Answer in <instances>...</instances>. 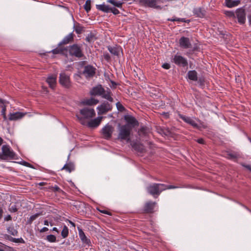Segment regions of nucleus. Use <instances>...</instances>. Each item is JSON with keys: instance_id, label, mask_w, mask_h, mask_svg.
Returning a JSON list of instances; mask_svg holds the SVG:
<instances>
[{"instance_id": "nucleus-1", "label": "nucleus", "mask_w": 251, "mask_h": 251, "mask_svg": "<svg viewBox=\"0 0 251 251\" xmlns=\"http://www.w3.org/2000/svg\"><path fill=\"white\" fill-rule=\"evenodd\" d=\"M176 188L177 187L174 185L154 183L149 184L147 187V191L149 194L152 196L154 198H157L162 191L166 189Z\"/></svg>"}, {"instance_id": "nucleus-2", "label": "nucleus", "mask_w": 251, "mask_h": 251, "mask_svg": "<svg viewBox=\"0 0 251 251\" xmlns=\"http://www.w3.org/2000/svg\"><path fill=\"white\" fill-rule=\"evenodd\" d=\"M65 50L69 52V55L72 57L78 58L85 57L83 52L82 46L77 44H74L69 47L65 48Z\"/></svg>"}, {"instance_id": "nucleus-3", "label": "nucleus", "mask_w": 251, "mask_h": 251, "mask_svg": "<svg viewBox=\"0 0 251 251\" xmlns=\"http://www.w3.org/2000/svg\"><path fill=\"white\" fill-rule=\"evenodd\" d=\"M119 134L118 138L121 141L125 140L127 142L130 141V134L132 129L127 127V125L119 124Z\"/></svg>"}, {"instance_id": "nucleus-4", "label": "nucleus", "mask_w": 251, "mask_h": 251, "mask_svg": "<svg viewBox=\"0 0 251 251\" xmlns=\"http://www.w3.org/2000/svg\"><path fill=\"white\" fill-rule=\"evenodd\" d=\"M161 3H164V0H139V3L140 5L157 10L162 9V7L158 5Z\"/></svg>"}, {"instance_id": "nucleus-5", "label": "nucleus", "mask_w": 251, "mask_h": 251, "mask_svg": "<svg viewBox=\"0 0 251 251\" xmlns=\"http://www.w3.org/2000/svg\"><path fill=\"white\" fill-rule=\"evenodd\" d=\"M2 153L0 155V159L2 160L10 159H14L16 156V153L11 149L8 145H3L1 148Z\"/></svg>"}, {"instance_id": "nucleus-6", "label": "nucleus", "mask_w": 251, "mask_h": 251, "mask_svg": "<svg viewBox=\"0 0 251 251\" xmlns=\"http://www.w3.org/2000/svg\"><path fill=\"white\" fill-rule=\"evenodd\" d=\"M172 62L180 67L185 68L188 65L187 59L182 55L178 54V53L173 56Z\"/></svg>"}, {"instance_id": "nucleus-7", "label": "nucleus", "mask_w": 251, "mask_h": 251, "mask_svg": "<svg viewBox=\"0 0 251 251\" xmlns=\"http://www.w3.org/2000/svg\"><path fill=\"white\" fill-rule=\"evenodd\" d=\"M114 130V127L107 124L101 129V133L105 139L109 140L111 138Z\"/></svg>"}, {"instance_id": "nucleus-8", "label": "nucleus", "mask_w": 251, "mask_h": 251, "mask_svg": "<svg viewBox=\"0 0 251 251\" xmlns=\"http://www.w3.org/2000/svg\"><path fill=\"white\" fill-rule=\"evenodd\" d=\"M124 119L126 124L125 125H127V127L132 129L136 126H139V123L135 117L132 116L126 115L124 116Z\"/></svg>"}, {"instance_id": "nucleus-9", "label": "nucleus", "mask_w": 251, "mask_h": 251, "mask_svg": "<svg viewBox=\"0 0 251 251\" xmlns=\"http://www.w3.org/2000/svg\"><path fill=\"white\" fill-rule=\"evenodd\" d=\"M96 70V69L93 66L88 65L84 67L82 74L86 78H89L95 75Z\"/></svg>"}, {"instance_id": "nucleus-10", "label": "nucleus", "mask_w": 251, "mask_h": 251, "mask_svg": "<svg viewBox=\"0 0 251 251\" xmlns=\"http://www.w3.org/2000/svg\"><path fill=\"white\" fill-rule=\"evenodd\" d=\"M112 106L108 102H104L98 106V113L99 115L106 114L107 112L111 111Z\"/></svg>"}, {"instance_id": "nucleus-11", "label": "nucleus", "mask_w": 251, "mask_h": 251, "mask_svg": "<svg viewBox=\"0 0 251 251\" xmlns=\"http://www.w3.org/2000/svg\"><path fill=\"white\" fill-rule=\"evenodd\" d=\"M59 82L65 88H69L71 86L70 77L65 73H61L60 74Z\"/></svg>"}, {"instance_id": "nucleus-12", "label": "nucleus", "mask_w": 251, "mask_h": 251, "mask_svg": "<svg viewBox=\"0 0 251 251\" xmlns=\"http://www.w3.org/2000/svg\"><path fill=\"white\" fill-rule=\"evenodd\" d=\"M105 92V90L101 84H98L93 87L90 91V95L92 96H101Z\"/></svg>"}, {"instance_id": "nucleus-13", "label": "nucleus", "mask_w": 251, "mask_h": 251, "mask_svg": "<svg viewBox=\"0 0 251 251\" xmlns=\"http://www.w3.org/2000/svg\"><path fill=\"white\" fill-rule=\"evenodd\" d=\"M236 15L238 22L240 24H244L246 22V13L244 9L240 8L236 11Z\"/></svg>"}, {"instance_id": "nucleus-14", "label": "nucleus", "mask_w": 251, "mask_h": 251, "mask_svg": "<svg viewBox=\"0 0 251 251\" xmlns=\"http://www.w3.org/2000/svg\"><path fill=\"white\" fill-rule=\"evenodd\" d=\"M80 113L85 118L89 119L94 117L95 115V111L94 109L87 107L84 108L80 110Z\"/></svg>"}, {"instance_id": "nucleus-15", "label": "nucleus", "mask_w": 251, "mask_h": 251, "mask_svg": "<svg viewBox=\"0 0 251 251\" xmlns=\"http://www.w3.org/2000/svg\"><path fill=\"white\" fill-rule=\"evenodd\" d=\"M179 46L183 49H187L192 47L189 38L184 36H182L179 39Z\"/></svg>"}, {"instance_id": "nucleus-16", "label": "nucleus", "mask_w": 251, "mask_h": 251, "mask_svg": "<svg viewBox=\"0 0 251 251\" xmlns=\"http://www.w3.org/2000/svg\"><path fill=\"white\" fill-rule=\"evenodd\" d=\"M156 204L155 202L149 201L146 202L144 206L143 212L145 213L151 214L154 212V208Z\"/></svg>"}, {"instance_id": "nucleus-17", "label": "nucleus", "mask_w": 251, "mask_h": 251, "mask_svg": "<svg viewBox=\"0 0 251 251\" xmlns=\"http://www.w3.org/2000/svg\"><path fill=\"white\" fill-rule=\"evenodd\" d=\"M241 154L239 152L235 151H227L226 152V158L228 159L236 161L238 159L241 158Z\"/></svg>"}, {"instance_id": "nucleus-18", "label": "nucleus", "mask_w": 251, "mask_h": 251, "mask_svg": "<svg viewBox=\"0 0 251 251\" xmlns=\"http://www.w3.org/2000/svg\"><path fill=\"white\" fill-rule=\"evenodd\" d=\"M180 118L183 120L184 122L189 124L191 126H192L193 127L196 128L197 129H200V126L196 123V122L191 119L190 117H186L183 115H180Z\"/></svg>"}, {"instance_id": "nucleus-19", "label": "nucleus", "mask_w": 251, "mask_h": 251, "mask_svg": "<svg viewBox=\"0 0 251 251\" xmlns=\"http://www.w3.org/2000/svg\"><path fill=\"white\" fill-rule=\"evenodd\" d=\"M102 117H98L96 119L90 120L87 124V126L89 127L95 128L98 127L100 124Z\"/></svg>"}, {"instance_id": "nucleus-20", "label": "nucleus", "mask_w": 251, "mask_h": 251, "mask_svg": "<svg viewBox=\"0 0 251 251\" xmlns=\"http://www.w3.org/2000/svg\"><path fill=\"white\" fill-rule=\"evenodd\" d=\"M74 36L75 35L73 32L69 34L64 38L61 42L59 43L58 46H60L63 45H66L73 42L74 41Z\"/></svg>"}, {"instance_id": "nucleus-21", "label": "nucleus", "mask_w": 251, "mask_h": 251, "mask_svg": "<svg viewBox=\"0 0 251 251\" xmlns=\"http://www.w3.org/2000/svg\"><path fill=\"white\" fill-rule=\"evenodd\" d=\"M77 229L81 241L86 245H89L91 243L90 240L87 238L82 229L79 226H77Z\"/></svg>"}, {"instance_id": "nucleus-22", "label": "nucleus", "mask_w": 251, "mask_h": 251, "mask_svg": "<svg viewBox=\"0 0 251 251\" xmlns=\"http://www.w3.org/2000/svg\"><path fill=\"white\" fill-rule=\"evenodd\" d=\"M107 49L112 54L118 56L119 55L120 51L122 50V48L121 47L117 45H116L114 47L108 46H107Z\"/></svg>"}, {"instance_id": "nucleus-23", "label": "nucleus", "mask_w": 251, "mask_h": 251, "mask_svg": "<svg viewBox=\"0 0 251 251\" xmlns=\"http://www.w3.org/2000/svg\"><path fill=\"white\" fill-rule=\"evenodd\" d=\"M25 115V113H23L20 112L10 113L9 115L8 119L9 121H15L23 118Z\"/></svg>"}, {"instance_id": "nucleus-24", "label": "nucleus", "mask_w": 251, "mask_h": 251, "mask_svg": "<svg viewBox=\"0 0 251 251\" xmlns=\"http://www.w3.org/2000/svg\"><path fill=\"white\" fill-rule=\"evenodd\" d=\"M194 15L197 17L203 18L205 16L206 11L203 8H195L193 10Z\"/></svg>"}, {"instance_id": "nucleus-25", "label": "nucleus", "mask_w": 251, "mask_h": 251, "mask_svg": "<svg viewBox=\"0 0 251 251\" xmlns=\"http://www.w3.org/2000/svg\"><path fill=\"white\" fill-rule=\"evenodd\" d=\"M99 102V100L93 98L86 99L82 101V103L84 105L92 106L97 104Z\"/></svg>"}, {"instance_id": "nucleus-26", "label": "nucleus", "mask_w": 251, "mask_h": 251, "mask_svg": "<svg viewBox=\"0 0 251 251\" xmlns=\"http://www.w3.org/2000/svg\"><path fill=\"white\" fill-rule=\"evenodd\" d=\"M47 82L49 84L50 87L51 88H54L56 84V76L54 75L49 76L46 80Z\"/></svg>"}, {"instance_id": "nucleus-27", "label": "nucleus", "mask_w": 251, "mask_h": 251, "mask_svg": "<svg viewBox=\"0 0 251 251\" xmlns=\"http://www.w3.org/2000/svg\"><path fill=\"white\" fill-rule=\"evenodd\" d=\"M187 76L191 80L197 81L198 80V73L195 70H191L188 72Z\"/></svg>"}, {"instance_id": "nucleus-28", "label": "nucleus", "mask_w": 251, "mask_h": 251, "mask_svg": "<svg viewBox=\"0 0 251 251\" xmlns=\"http://www.w3.org/2000/svg\"><path fill=\"white\" fill-rule=\"evenodd\" d=\"M240 3V0H225L226 5L229 8H232L236 6Z\"/></svg>"}, {"instance_id": "nucleus-29", "label": "nucleus", "mask_w": 251, "mask_h": 251, "mask_svg": "<svg viewBox=\"0 0 251 251\" xmlns=\"http://www.w3.org/2000/svg\"><path fill=\"white\" fill-rule=\"evenodd\" d=\"M5 238L7 240H8L9 241L14 242V243H25V241L22 238H15L12 237L9 235L6 234L5 235Z\"/></svg>"}, {"instance_id": "nucleus-30", "label": "nucleus", "mask_w": 251, "mask_h": 251, "mask_svg": "<svg viewBox=\"0 0 251 251\" xmlns=\"http://www.w3.org/2000/svg\"><path fill=\"white\" fill-rule=\"evenodd\" d=\"M96 6V8L98 10L102 11L106 13L109 12L110 7L108 5L105 4L104 3H103L102 4H97Z\"/></svg>"}, {"instance_id": "nucleus-31", "label": "nucleus", "mask_w": 251, "mask_h": 251, "mask_svg": "<svg viewBox=\"0 0 251 251\" xmlns=\"http://www.w3.org/2000/svg\"><path fill=\"white\" fill-rule=\"evenodd\" d=\"M75 169V165L72 162H69L68 163H66L63 167L62 168L61 170H65L67 172H68L69 173L72 172V171H74Z\"/></svg>"}, {"instance_id": "nucleus-32", "label": "nucleus", "mask_w": 251, "mask_h": 251, "mask_svg": "<svg viewBox=\"0 0 251 251\" xmlns=\"http://www.w3.org/2000/svg\"><path fill=\"white\" fill-rule=\"evenodd\" d=\"M97 39L96 34L91 32L86 37V41L89 43H93Z\"/></svg>"}, {"instance_id": "nucleus-33", "label": "nucleus", "mask_w": 251, "mask_h": 251, "mask_svg": "<svg viewBox=\"0 0 251 251\" xmlns=\"http://www.w3.org/2000/svg\"><path fill=\"white\" fill-rule=\"evenodd\" d=\"M132 148L134 150L139 152H143L144 151L143 146L138 143L135 142L131 144Z\"/></svg>"}, {"instance_id": "nucleus-34", "label": "nucleus", "mask_w": 251, "mask_h": 251, "mask_svg": "<svg viewBox=\"0 0 251 251\" xmlns=\"http://www.w3.org/2000/svg\"><path fill=\"white\" fill-rule=\"evenodd\" d=\"M7 232L11 235L17 236L18 234V230L15 229L13 225L8 226L7 228Z\"/></svg>"}, {"instance_id": "nucleus-35", "label": "nucleus", "mask_w": 251, "mask_h": 251, "mask_svg": "<svg viewBox=\"0 0 251 251\" xmlns=\"http://www.w3.org/2000/svg\"><path fill=\"white\" fill-rule=\"evenodd\" d=\"M74 28L75 32L78 34L82 33L84 31V27L81 26L79 23L75 24Z\"/></svg>"}, {"instance_id": "nucleus-36", "label": "nucleus", "mask_w": 251, "mask_h": 251, "mask_svg": "<svg viewBox=\"0 0 251 251\" xmlns=\"http://www.w3.org/2000/svg\"><path fill=\"white\" fill-rule=\"evenodd\" d=\"M47 189L51 190L54 192H58L59 193L65 194L64 191L61 190L58 186L55 185L54 186H50Z\"/></svg>"}, {"instance_id": "nucleus-37", "label": "nucleus", "mask_w": 251, "mask_h": 251, "mask_svg": "<svg viewBox=\"0 0 251 251\" xmlns=\"http://www.w3.org/2000/svg\"><path fill=\"white\" fill-rule=\"evenodd\" d=\"M41 213H37L34 215H33L30 217L27 220V224L31 225L33 221L37 218L39 216L41 215Z\"/></svg>"}, {"instance_id": "nucleus-38", "label": "nucleus", "mask_w": 251, "mask_h": 251, "mask_svg": "<svg viewBox=\"0 0 251 251\" xmlns=\"http://www.w3.org/2000/svg\"><path fill=\"white\" fill-rule=\"evenodd\" d=\"M108 89V91H107L106 93H105V92H104V93H103V94H102L101 96L103 98L109 101L112 102L113 101V99L110 96V94H111L110 90L109 89Z\"/></svg>"}, {"instance_id": "nucleus-39", "label": "nucleus", "mask_w": 251, "mask_h": 251, "mask_svg": "<svg viewBox=\"0 0 251 251\" xmlns=\"http://www.w3.org/2000/svg\"><path fill=\"white\" fill-rule=\"evenodd\" d=\"M107 2L113 4L114 6L119 8H121L122 7L123 4V2H121V1H116L114 0H108Z\"/></svg>"}, {"instance_id": "nucleus-40", "label": "nucleus", "mask_w": 251, "mask_h": 251, "mask_svg": "<svg viewBox=\"0 0 251 251\" xmlns=\"http://www.w3.org/2000/svg\"><path fill=\"white\" fill-rule=\"evenodd\" d=\"M148 127L143 126L141 127V128L138 130V134L140 136H146L148 133Z\"/></svg>"}, {"instance_id": "nucleus-41", "label": "nucleus", "mask_w": 251, "mask_h": 251, "mask_svg": "<svg viewBox=\"0 0 251 251\" xmlns=\"http://www.w3.org/2000/svg\"><path fill=\"white\" fill-rule=\"evenodd\" d=\"M61 236L63 238H66L69 234V229L66 226H63V229L61 231Z\"/></svg>"}, {"instance_id": "nucleus-42", "label": "nucleus", "mask_w": 251, "mask_h": 251, "mask_svg": "<svg viewBox=\"0 0 251 251\" xmlns=\"http://www.w3.org/2000/svg\"><path fill=\"white\" fill-rule=\"evenodd\" d=\"M168 21H172V22H175V21H178V22H184L186 23H189L190 22V20H186L184 18H172V19H168Z\"/></svg>"}, {"instance_id": "nucleus-43", "label": "nucleus", "mask_w": 251, "mask_h": 251, "mask_svg": "<svg viewBox=\"0 0 251 251\" xmlns=\"http://www.w3.org/2000/svg\"><path fill=\"white\" fill-rule=\"evenodd\" d=\"M85 11L88 13L91 10V0H87L84 5Z\"/></svg>"}, {"instance_id": "nucleus-44", "label": "nucleus", "mask_w": 251, "mask_h": 251, "mask_svg": "<svg viewBox=\"0 0 251 251\" xmlns=\"http://www.w3.org/2000/svg\"><path fill=\"white\" fill-rule=\"evenodd\" d=\"M46 239L50 242H55L56 241V237L55 235L50 234L46 237Z\"/></svg>"}, {"instance_id": "nucleus-45", "label": "nucleus", "mask_w": 251, "mask_h": 251, "mask_svg": "<svg viewBox=\"0 0 251 251\" xmlns=\"http://www.w3.org/2000/svg\"><path fill=\"white\" fill-rule=\"evenodd\" d=\"M64 50H65V48H64L63 49H61V48H56L55 49H53L52 50L51 52L54 54H63V51Z\"/></svg>"}, {"instance_id": "nucleus-46", "label": "nucleus", "mask_w": 251, "mask_h": 251, "mask_svg": "<svg viewBox=\"0 0 251 251\" xmlns=\"http://www.w3.org/2000/svg\"><path fill=\"white\" fill-rule=\"evenodd\" d=\"M1 107H2V110L1 111V114L3 117V120L6 121L7 119V117L6 116V106L3 105Z\"/></svg>"}, {"instance_id": "nucleus-47", "label": "nucleus", "mask_w": 251, "mask_h": 251, "mask_svg": "<svg viewBox=\"0 0 251 251\" xmlns=\"http://www.w3.org/2000/svg\"><path fill=\"white\" fill-rule=\"evenodd\" d=\"M76 117L77 118L78 120H79V123L82 125H86V118H85L84 117H80L78 116L77 115H76Z\"/></svg>"}, {"instance_id": "nucleus-48", "label": "nucleus", "mask_w": 251, "mask_h": 251, "mask_svg": "<svg viewBox=\"0 0 251 251\" xmlns=\"http://www.w3.org/2000/svg\"><path fill=\"white\" fill-rule=\"evenodd\" d=\"M116 106L118 110L121 112H123L125 110V108L120 102H118L116 103Z\"/></svg>"}, {"instance_id": "nucleus-49", "label": "nucleus", "mask_w": 251, "mask_h": 251, "mask_svg": "<svg viewBox=\"0 0 251 251\" xmlns=\"http://www.w3.org/2000/svg\"><path fill=\"white\" fill-rule=\"evenodd\" d=\"M112 12L114 15H118L120 13V11L118 9L116 8L115 7H110L109 10V12Z\"/></svg>"}, {"instance_id": "nucleus-50", "label": "nucleus", "mask_w": 251, "mask_h": 251, "mask_svg": "<svg viewBox=\"0 0 251 251\" xmlns=\"http://www.w3.org/2000/svg\"><path fill=\"white\" fill-rule=\"evenodd\" d=\"M103 56L105 60H106L107 62H109L111 60L110 55L107 52H104L103 53Z\"/></svg>"}, {"instance_id": "nucleus-51", "label": "nucleus", "mask_w": 251, "mask_h": 251, "mask_svg": "<svg viewBox=\"0 0 251 251\" xmlns=\"http://www.w3.org/2000/svg\"><path fill=\"white\" fill-rule=\"evenodd\" d=\"M21 164H22L24 166H25L26 167L31 168H34L32 165H31V164H30L28 162H26L25 161H23L21 162Z\"/></svg>"}, {"instance_id": "nucleus-52", "label": "nucleus", "mask_w": 251, "mask_h": 251, "mask_svg": "<svg viewBox=\"0 0 251 251\" xmlns=\"http://www.w3.org/2000/svg\"><path fill=\"white\" fill-rule=\"evenodd\" d=\"M162 133L166 136H169L171 134V132L170 131V130L168 128L162 129Z\"/></svg>"}, {"instance_id": "nucleus-53", "label": "nucleus", "mask_w": 251, "mask_h": 251, "mask_svg": "<svg viewBox=\"0 0 251 251\" xmlns=\"http://www.w3.org/2000/svg\"><path fill=\"white\" fill-rule=\"evenodd\" d=\"M198 50V47H194L191 50H190L189 51L187 52V53H186V55H187L188 56H189L190 54H192L195 51H197Z\"/></svg>"}, {"instance_id": "nucleus-54", "label": "nucleus", "mask_w": 251, "mask_h": 251, "mask_svg": "<svg viewBox=\"0 0 251 251\" xmlns=\"http://www.w3.org/2000/svg\"><path fill=\"white\" fill-rule=\"evenodd\" d=\"M225 14L226 16L229 17H235V14L232 11H226L225 12Z\"/></svg>"}, {"instance_id": "nucleus-55", "label": "nucleus", "mask_w": 251, "mask_h": 251, "mask_svg": "<svg viewBox=\"0 0 251 251\" xmlns=\"http://www.w3.org/2000/svg\"><path fill=\"white\" fill-rule=\"evenodd\" d=\"M9 210L11 212H16L18 210V209L16 208V206L15 205H12L11 206L10 208H9Z\"/></svg>"}, {"instance_id": "nucleus-56", "label": "nucleus", "mask_w": 251, "mask_h": 251, "mask_svg": "<svg viewBox=\"0 0 251 251\" xmlns=\"http://www.w3.org/2000/svg\"><path fill=\"white\" fill-rule=\"evenodd\" d=\"M99 211L100 213H101L105 214H107V215H110V216L112 215L111 212H109L108 211H107V210H100V209H99Z\"/></svg>"}, {"instance_id": "nucleus-57", "label": "nucleus", "mask_w": 251, "mask_h": 251, "mask_svg": "<svg viewBox=\"0 0 251 251\" xmlns=\"http://www.w3.org/2000/svg\"><path fill=\"white\" fill-rule=\"evenodd\" d=\"M162 67L165 69H169L171 68L170 64L168 63H164Z\"/></svg>"}, {"instance_id": "nucleus-58", "label": "nucleus", "mask_w": 251, "mask_h": 251, "mask_svg": "<svg viewBox=\"0 0 251 251\" xmlns=\"http://www.w3.org/2000/svg\"><path fill=\"white\" fill-rule=\"evenodd\" d=\"M110 82L111 83L110 87L112 88L115 89L117 86V83H116L115 81L113 80H110Z\"/></svg>"}, {"instance_id": "nucleus-59", "label": "nucleus", "mask_w": 251, "mask_h": 251, "mask_svg": "<svg viewBox=\"0 0 251 251\" xmlns=\"http://www.w3.org/2000/svg\"><path fill=\"white\" fill-rule=\"evenodd\" d=\"M242 166H243L244 167H245V168H246L247 169H248L251 172V165L245 164H242Z\"/></svg>"}, {"instance_id": "nucleus-60", "label": "nucleus", "mask_w": 251, "mask_h": 251, "mask_svg": "<svg viewBox=\"0 0 251 251\" xmlns=\"http://www.w3.org/2000/svg\"><path fill=\"white\" fill-rule=\"evenodd\" d=\"M197 142L199 143V144H204V143H205V141L204 140H203V139L201 138H199L197 140Z\"/></svg>"}, {"instance_id": "nucleus-61", "label": "nucleus", "mask_w": 251, "mask_h": 251, "mask_svg": "<svg viewBox=\"0 0 251 251\" xmlns=\"http://www.w3.org/2000/svg\"><path fill=\"white\" fill-rule=\"evenodd\" d=\"M161 115H162L165 119H168L170 116L169 112H163Z\"/></svg>"}, {"instance_id": "nucleus-62", "label": "nucleus", "mask_w": 251, "mask_h": 251, "mask_svg": "<svg viewBox=\"0 0 251 251\" xmlns=\"http://www.w3.org/2000/svg\"><path fill=\"white\" fill-rule=\"evenodd\" d=\"M12 220V217L10 215H8L4 218V220L6 221H10Z\"/></svg>"}, {"instance_id": "nucleus-63", "label": "nucleus", "mask_w": 251, "mask_h": 251, "mask_svg": "<svg viewBox=\"0 0 251 251\" xmlns=\"http://www.w3.org/2000/svg\"><path fill=\"white\" fill-rule=\"evenodd\" d=\"M49 230L48 228L47 227H44L41 229L40 230V232L42 233L46 231H47Z\"/></svg>"}, {"instance_id": "nucleus-64", "label": "nucleus", "mask_w": 251, "mask_h": 251, "mask_svg": "<svg viewBox=\"0 0 251 251\" xmlns=\"http://www.w3.org/2000/svg\"><path fill=\"white\" fill-rule=\"evenodd\" d=\"M248 18L249 20V23L250 25H251V10L250 13L248 16Z\"/></svg>"}]
</instances>
